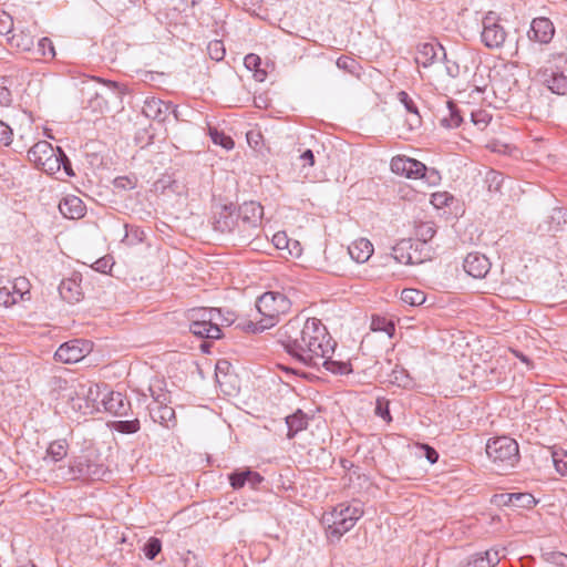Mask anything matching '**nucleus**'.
<instances>
[{"label": "nucleus", "instance_id": "obj_1", "mask_svg": "<svg viewBox=\"0 0 567 567\" xmlns=\"http://www.w3.org/2000/svg\"><path fill=\"white\" fill-rule=\"evenodd\" d=\"M276 336L287 353L302 364L317 369L327 353L334 352L337 344L317 318L302 320L296 317L280 327Z\"/></svg>", "mask_w": 567, "mask_h": 567}, {"label": "nucleus", "instance_id": "obj_2", "mask_svg": "<svg viewBox=\"0 0 567 567\" xmlns=\"http://www.w3.org/2000/svg\"><path fill=\"white\" fill-rule=\"evenodd\" d=\"M189 331L205 339H219L221 327H228L234 322L233 313L225 316L220 308H193L187 311Z\"/></svg>", "mask_w": 567, "mask_h": 567}, {"label": "nucleus", "instance_id": "obj_3", "mask_svg": "<svg viewBox=\"0 0 567 567\" xmlns=\"http://www.w3.org/2000/svg\"><path fill=\"white\" fill-rule=\"evenodd\" d=\"M56 471L64 481H100L109 473L93 452L71 457L68 465H60Z\"/></svg>", "mask_w": 567, "mask_h": 567}, {"label": "nucleus", "instance_id": "obj_4", "mask_svg": "<svg viewBox=\"0 0 567 567\" xmlns=\"http://www.w3.org/2000/svg\"><path fill=\"white\" fill-rule=\"evenodd\" d=\"M290 300L281 292L268 291L257 299L256 308L262 317L257 322H250L248 326L252 332H261L274 327L281 315L290 310Z\"/></svg>", "mask_w": 567, "mask_h": 567}, {"label": "nucleus", "instance_id": "obj_5", "mask_svg": "<svg viewBox=\"0 0 567 567\" xmlns=\"http://www.w3.org/2000/svg\"><path fill=\"white\" fill-rule=\"evenodd\" d=\"M363 513L362 504L359 501L337 505L331 512L323 515L328 537L340 539L357 524Z\"/></svg>", "mask_w": 567, "mask_h": 567}, {"label": "nucleus", "instance_id": "obj_6", "mask_svg": "<svg viewBox=\"0 0 567 567\" xmlns=\"http://www.w3.org/2000/svg\"><path fill=\"white\" fill-rule=\"evenodd\" d=\"M486 454L497 471L513 468L519 461L517 442L508 436H499L488 440Z\"/></svg>", "mask_w": 567, "mask_h": 567}, {"label": "nucleus", "instance_id": "obj_7", "mask_svg": "<svg viewBox=\"0 0 567 567\" xmlns=\"http://www.w3.org/2000/svg\"><path fill=\"white\" fill-rule=\"evenodd\" d=\"M240 228V240L247 243L259 228L264 215V208L259 203L245 202L238 208Z\"/></svg>", "mask_w": 567, "mask_h": 567}, {"label": "nucleus", "instance_id": "obj_8", "mask_svg": "<svg viewBox=\"0 0 567 567\" xmlns=\"http://www.w3.org/2000/svg\"><path fill=\"white\" fill-rule=\"evenodd\" d=\"M76 398H71L73 401V408L79 410L84 409V413L99 412L102 409L101 398H103V389L95 383H83L79 384L75 390Z\"/></svg>", "mask_w": 567, "mask_h": 567}, {"label": "nucleus", "instance_id": "obj_9", "mask_svg": "<svg viewBox=\"0 0 567 567\" xmlns=\"http://www.w3.org/2000/svg\"><path fill=\"white\" fill-rule=\"evenodd\" d=\"M498 20L497 14L493 11L487 12L483 18L481 39L488 49H498L506 40L507 33Z\"/></svg>", "mask_w": 567, "mask_h": 567}, {"label": "nucleus", "instance_id": "obj_10", "mask_svg": "<svg viewBox=\"0 0 567 567\" xmlns=\"http://www.w3.org/2000/svg\"><path fill=\"white\" fill-rule=\"evenodd\" d=\"M213 225L215 230L223 234H230L237 229L238 237L240 238L241 225L239 221L238 212L233 204L223 205L219 207V209L215 213Z\"/></svg>", "mask_w": 567, "mask_h": 567}, {"label": "nucleus", "instance_id": "obj_11", "mask_svg": "<svg viewBox=\"0 0 567 567\" xmlns=\"http://www.w3.org/2000/svg\"><path fill=\"white\" fill-rule=\"evenodd\" d=\"M89 351V342L74 339L61 344L55 351L54 358L63 363H75L81 361Z\"/></svg>", "mask_w": 567, "mask_h": 567}, {"label": "nucleus", "instance_id": "obj_12", "mask_svg": "<svg viewBox=\"0 0 567 567\" xmlns=\"http://www.w3.org/2000/svg\"><path fill=\"white\" fill-rule=\"evenodd\" d=\"M390 167L393 173L408 178H422L427 171L423 163L405 156L393 157Z\"/></svg>", "mask_w": 567, "mask_h": 567}, {"label": "nucleus", "instance_id": "obj_13", "mask_svg": "<svg viewBox=\"0 0 567 567\" xmlns=\"http://www.w3.org/2000/svg\"><path fill=\"white\" fill-rule=\"evenodd\" d=\"M101 404L104 411L114 414L116 416H124L131 410V402L121 392L107 391V388H103V398H101Z\"/></svg>", "mask_w": 567, "mask_h": 567}, {"label": "nucleus", "instance_id": "obj_14", "mask_svg": "<svg viewBox=\"0 0 567 567\" xmlns=\"http://www.w3.org/2000/svg\"><path fill=\"white\" fill-rule=\"evenodd\" d=\"M419 244L411 239H403L393 247V258L404 265H417L423 261Z\"/></svg>", "mask_w": 567, "mask_h": 567}, {"label": "nucleus", "instance_id": "obj_15", "mask_svg": "<svg viewBox=\"0 0 567 567\" xmlns=\"http://www.w3.org/2000/svg\"><path fill=\"white\" fill-rule=\"evenodd\" d=\"M491 266L489 259L476 251L467 254L463 261L465 272L475 279L485 278L491 270Z\"/></svg>", "mask_w": 567, "mask_h": 567}, {"label": "nucleus", "instance_id": "obj_16", "mask_svg": "<svg viewBox=\"0 0 567 567\" xmlns=\"http://www.w3.org/2000/svg\"><path fill=\"white\" fill-rule=\"evenodd\" d=\"M554 33L553 22L548 18L539 17L533 19L528 31V39L540 44H547L551 41Z\"/></svg>", "mask_w": 567, "mask_h": 567}, {"label": "nucleus", "instance_id": "obj_17", "mask_svg": "<svg viewBox=\"0 0 567 567\" xmlns=\"http://www.w3.org/2000/svg\"><path fill=\"white\" fill-rule=\"evenodd\" d=\"M229 483L234 489H240L246 484L251 488H256L262 481L264 477L250 468L236 470L228 475Z\"/></svg>", "mask_w": 567, "mask_h": 567}, {"label": "nucleus", "instance_id": "obj_18", "mask_svg": "<svg viewBox=\"0 0 567 567\" xmlns=\"http://www.w3.org/2000/svg\"><path fill=\"white\" fill-rule=\"evenodd\" d=\"M439 52H442L443 56L446 58L444 48L441 44L429 42L421 43L416 49L415 62L417 65L427 68L437 59Z\"/></svg>", "mask_w": 567, "mask_h": 567}, {"label": "nucleus", "instance_id": "obj_19", "mask_svg": "<svg viewBox=\"0 0 567 567\" xmlns=\"http://www.w3.org/2000/svg\"><path fill=\"white\" fill-rule=\"evenodd\" d=\"M171 111V103H166L156 97H148L145 100L142 112L152 120L164 122Z\"/></svg>", "mask_w": 567, "mask_h": 567}, {"label": "nucleus", "instance_id": "obj_20", "mask_svg": "<svg viewBox=\"0 0 567 567\" xmlns=\"http://www.w3.org/2000/svg\"><path fill=\"white\" fill-rule=\"evenodd\" d=\"M373 250V245L367 238L355 239L348 247L350 257L359 264L368 261L372 256Z\"/></svg>", "mask_w": 567, "mask_h": 567}, {"label": "nucleus", "instance_id": "obj_21", "mask_svg": "<svg viewBox=\"0 0 567 567\" xmlns=\"http://www.w3.org/2000/svg\"><path fill=\"white\" fill-rule=\"evenodd\" d=\"M59 210L65 218L79 219L84 216L85 206L79 197L69 196L60 202Z\"/></svg>", "mask_w": 567, "mask_h": 567}, {"label": "nucleus", "instance_id": "obj_22", "mask_svg": "<svg viewBox=\"0 0 567 567\" xmlns=\"http://www.w3.org/2000/svg\"><path fill=\"white\" fill-rule=\"evenodd\" d=\"M80 281L76 277L63 279L59 286L60 296L70 303L80 301L83 296Z\"/></svg>", "mask_w": 567, "mask_h": 567}, {"label": "nucleus", "instance_id": "obj_23", "mask_svg": "<svg viewBox=\"0 0 567 567\" xmlns=\"http://www.w3.org/2000/svg\"><path fill=\"white\" fill-rule=\"evenodd\" d=\"M504 556V548H491L483 554L475 555L468 565L470 567H495Z\"/></svg>", "mask_w": 567, "mask_h": 567}, {"label": "nucleus", "instance_id": "obj_24", "mask_svg": "<svg viewBox=\"0 0 567 567\" xmlns=\"http://www.w3.org/2000/svg\"><path fill=\"white\" fill-rule=\"evenodd\" d=\"M55 152L56 148H54L49 142L40 141L28 151V158L37 167H39L41 162L44 163L45 159H48L50 156H53Z\"/></svg>", "mask_w": 567, "mask_h": 567}, {"label": "nucleus", "instance_id": "obj_25", "mask_svg": "<svg viewBox=\"0 0 567 567\" xmlns=\"http://www.w3.org/2000/svg\"><path fill=\"white\" fill-rule=\"evenodd\" d=\"M151 416L155 422H158L159 424L169 427L171 423L172 425H175L176 423V416L175 411L172 406L168 404H159L150 408Z\"/></svg>", "mask_w": 567, "mask_h": 567}, {"label": "nucleus", "instance_id": "obj_26", "mask_svg": "<svg viewBox=\"0 0 567 567\" xmlns=\"http://www.w3.org/2000/svg\"><path fill=\"white\" fill-rule=\"evenodd\" d=\"M331 354L332 353H327V355L322 358L320 367L322 365L327 371L333 374L346 375L352 372L350 362L333 360Z\"/></svg>", "mask_w": 567, "mask_h": 567}, {"label": "nucleus", "instance_id": "obj_27", "mask_svg": "<svg viewBox=\"0 0 567 567\" xmlns=\"http://www.w3.org/2000/svg\"><path fill=\"white\" fill-rule=\"evenodd\" d=\"M148 391L151 396L153 398L154 404H168L171 403L169 392L165 389V382L163 380H154L150 386Z\"/></svg>", "mask_w": 567, "mask_h": 567}, {"label": "nucleus", "instance_id": "obj_28", "mask_svg": "<svg viewBox=\"0 0 567 567\" xmlns=\"http://www.w3.org/2000/svg\"><path fill=\"white\" fill-rule=\"evenodd\" d=\"M286 424L288 426V437H293L298 432L302 431L308 425V419L306 414L298 410L291 415L286 417Z\"/></svg>", "mask_w": 567, "mask_h": 567}, {"label": "nucleus", "instance_id": "obj_29", "mask_svg": "<svg viewBox=\"0 0 567 567\" xmlns=\"http://www.w3.org/2000/svg\"><path fill=\"white\" fill-rule=\"evenodd\" d=\"M446 105L449 114L441 118V125L446 128L458 127L463 122L462 111L453 101H447Z\"/></svg>", "mask_w": 567, "mask_h": 567}, {"label": "nucleus", "instance_id": "obj_30", "mask_svg": "<svg viewBox=\"0 0 567 567\" xmlns=\"http://www.w3.org/2000/svg\"><path fill=\"white\" fill-rule=\"evenodd\" d=\"M567 223V209L554 208L551 215L545 220V225L540 226L544 230L549 233H556L560 229L561 224Z\"/></svg>", "mask_w": 567, "mask_h": 567}, {"label": "nucleus", "instance_id": "obj_31", "mask_svg": "<svg viewBox=\"0 0 567 567\" xmlns=\"http://www.w3.org/2000/svg\"><path fill=\"white\" fill-rule=\"evenodd\" d=\"M398 100L404 105L405 110L414 116L410 126H419L421 124V116L414 100L405 91H400L398 93Z\"/></svg>", "mask_w": 567, "mask_h": 567}, {"label": "nucleus", "instance_id": "obj_32", "mask_svg": "<svg viewBox=\"0 0 567 567\" xmlns=\"http://www.w3.org/2000/svg\"><path fill=\"white\" fill-rule=\"evenodd\" d=\"M12 47L21 51H31L34 47V39L29 32L21 31L13 33L9 39Z\"/></svg>", "mask_w": 567, "mask_h": 567}, {"label": "nucleus", "instance_id": "obj_33", "mask_svg": "<svg viewBox=\"0 0 567 567\" xmlns=\"http://www.w3.org/2000/svg\"><path fill=\"white\" fill-rule=\"evenodd\" d=\"M435 234L436 229L432 221L420 223L415 228V235L419 239L415 244H419L420 247L424 246Z\"/></svg>", "mask_w": 567, "mask_h": 567}, {"label": "nucleus", "instance_id": "obj_34", "mask_svg": "<svg viewBox=\"0 0 567 567\" xmlns=\"http://www.w3.org/2000/svg\"><path fill=\"white\" fill-rule=\"evenodd\" d=\"M68 455V443L65 440H56L49 444L47 456L53 462L62 461Z\"/></svg>", "mask_w": 567, "mask_h": 567}, {"label": "nucleus", "instance_id": "obj_35", "mask_svg": "<svg viewBox=\"0 0 567 567\" xmlns=\"http://www.w3.org/2000/svg\"><path fill=\"white\" fill-rule=\"evenodd\" d=\"M62 153L63 151L60 147H56V152L53 156H50L44 163L41 162V165L38 168L49 175L55 174L61 169V164H63Z\"/></svg>", "mask_w": 567, "mask_h": 567}, {"label": "nucleus", "instance_id": "obj_36", "mask_svg": "<svg viewBox=\"0 0 567 567\" xmlns=\"http://www.w3.org/2000/svg\"><path fill=\"white\" fill-rule=\"evenodd\" d=\"M208 133L215 145H219L226 151H230L234 148L235 142L230 136L226 135L224 132L218 131L216 127L209 126Z\"/></svg>", "mask_w": 567, "mask_h": 567}, {"label": "nucleus", "instance_id": "obj_37", "mask_svg": "<svg viewBox=\"0 0 567 567\" xmlns=\"http://www.w3.org/2000/svg\"><path fill=\"white\" fill-rule=\"evenodd\" d=\"M548 89L556 94L564 95L567 93V75L563 73H553L547 80Z\"/></svg>", "mask_w": 567, "mask_h": 567}, {"label": "nucleus", "instance_id": "obj_38", "mask_svg": "<svg viewBox=\"0 0 567 567\" xmlns=\"http://www.w3.org/2000/svg\"><path fill=\"white\" fill-rule=\"evenodd\" d=\"M8 284L16 303L19 300H23L25 295H29V281L25 278H17L13 281L8 280Z\"/></svg>", "mask_w": 567, "mask_h": 567}, {"label": "nucleus", "instance_id": "obj_39", "mask_svg": "<svg viewBox=\"0 0 567 567\" xmlns=\"http://www.w3.org/2000/svg\"><path fill=\"white\" fill-rule=\"evenodd\" d=\"M425 299L424 292L417 289L406 288L401 292V300L410 306H420L424 303Z\"/></svg>", "mask_w": 567, "mask_h": 567}, {"label": "nucleus", "instance_id": "obj_40", "mask_svg": "<svg viewBox=\"0 0 567 567\" xmlns=\"http://www.w3.org/2000/svg\"><path fill=\"white\" fill-rule=\"evenodd\" d=\"M389 382L401 388H408L411 384V378L404 368L396 365L389 374Z\"/></svg>", "mask_w": 567, "mask_h": 567}, {"label": "nucleus", "instance_id": "obj_41", "mask_svg": "<svg viewBox=\"0 0 567 567\" xmlns=\"http://www.w3.org/2000/svg\"><path fill=\"white\" fill-rule=\"evenodd\" d=\"M371 329L373 331L385 332L389 337H392L395 330L394 323L383 317H372Z\"/></svg>", "mask_w": 567, "mask_h": 567}, {"label": "nucleus", "instance_id": "obj_42", "mask_svg": "<svg viewBox=\"0 0 567 567\" xmlns=\"http://www.w3.org/2000/svg\"><path fill=\"white\" fill-rule=\"evenodd\" d=\"M112 429L123 434H133L140 430V421L137 419L126 421H115Z\"/></svg>", "mask_w": 567, "mask_h": 567}, {"label": "nucleus", "instance_id": "obj_43", "mask_svg": "<svg viewBox=\"0 0 567 567\" xmlns=\"http://www.w3.org/2000/svg\"><path fill=\"white\" fill-rule=\"evenodd\" d=\"M125 228H126V233H125V236L122 241L124 244H126L127 246H134L144 240L145 233L140 227H130L128 228L127 226H125Z\"/></svg>", "mask_w": 567, "mask_h": 567}, {"label": "nucleus", "instance_id": "obj_44", "mask_svg": "<svg viewBox=\"0 0 567 567\" xmlns=\"http://www.w3.org/2000/svg\"><path fill=\"white\" fill-rule=\"evenodd\" d=\"M513 506L518 508H530L536 504L535 497L529 493H513Z\"/></svg>", "mask_w": 567, "mask_h": 567}, {"label": "nucleus", "instance_id": "obj_45", "mask_svg": "<svg viewBox=\"0 0 567 567\" xmlns=\"http://www.w3.org/2000/svg\"><path fill=\"white\" fill-rule=\"evenodd\" d=\"M35 51L44 59H53L55 56L54 45L49 38L40 39L37 43Z\"/></svg>", "mask_w": 567, "mask_h": 567}, {"label": "nucleus", "instance_id": "obj_46", "mask_svg": "<svg viewBox=\"0 0 567 567\" xmlns=\"http://www.w3.org/2000/svg\"><path fill=\"white\" fill-rule=\"evenodd\" d=\"M207 52L212 60L221 61L225 56L226 50L223 41L213 40L207 45Z\"/></svg>", "mask_w": 567, "mask_h": 567}, {"label": "nucleus", "instance_id": "obj_47", "mask_svg": "<svg viewBox=\"0 0 567 567\" xmlns=\"http://www.w3.org/2000/svg\"><path fill=\"white\" fill-rule=\"evenodd\" d=\"M492 116L484 110H477L471 112V121L480 130H484L491 122Z\"/></svg>", "mask_w": 567, "mask_h": 567}, {"label": "nucleus", "instance_id": "obj_48", "mask_svg": "<svg viewBox=\"0 0 567 567\" xmlns=\"http://www.w3.org/2000/svg\"><path fill=\"white\" fill-rule=\"evenodd\" d=\"M553 463L559 474L567 475V452H554Z\"/></svg>", "mask_w": 567, "mask_h": 567}, {"label": "nucleus", "instance_id": "obj_49", "mask_svg": "<svg viewBox=\"0 0 567 567\" xmlns=\"http://www.w3.org/2000/svg\"><path fill=\"white\" fill-rule=\"evenodd\" d=\"M503 175L498 172L491 171L486 175V183L491 192H499L503 184Z\"/></svg>", "mask_w": 567, "mask_h": 567}, {"label": "nucleus", "instance_id": "obj_50", "mask_svg": "<svg viewBox=\"0 0 567 567\" xmlns=\"http://www.w3.org/2000/svg\"><path fill=\"white\" fill-rule=\"evenodd\" d=\"M161 549V540L157 538H151L144 547V553L148 559H154L159 554Z\"/></svg>", "mask_w": 567, "mask_h": 567}, {"label": "nucleus", "instance_id": "obj_51", "mask_svg": "<svg viewBox=\"0 0 567 567\" xmlns=\"http://www.w3.org/2000/svg\"><path fill=\"white\" fill-rule=\"evenodd\" d=\"M9 287L10 286L8 282L3 286H0V306L10 307L16 303V299L13 298Z\"/></svg>", "mask_w": 567, "mask_h": 567}, {"label": "nucleus", "instance_id": "obj_52", "mask_svg": "<svg viewBox=\"0 0 567 567\" xmlns=\"http://www.w3.org/2000/svg\"><path fill=\"white\" fill-rule=\"evenodd\" d=\"M12 17L6 11L0 10V34H8L12 31Z\"/></svg>", "mask_w": 567, "mask_h": 567}, {"label": "nucleus", "instance_id": "obj_53", "mask_svg": "<svg viewBox=\"0 0 567 567\" xmlns=\"http://www.w3.org/2000/svg\"><path fill=\"white\" fill-rule=\"evenodd\" d=\"M357 65V61L350 56L342 55L337 60V66L350 73H354Z\"/></svg>", "mask_w": 567, "mask_h": 567}, {"label": "nucleus", "instance_id": "obj_54", "mask_svg": "<svg viewBox=\"0 0 567 567\" xmlns=\"http://www.w3.org/2000/svg\"><path fill=\"white\" fill-rule=\"evenodd\" d=\"M12 128L6 124L3 121H0V145L8 146L12 142Z\"/></svg>", "mask_w": 567, "mask_h": 567}, {"label": "nucleus", "instance_id": "obj_55", "mask_svg": "<svg viewBox=\"0 0 567 567\" xmlns=\"http://www.w3.org/2000/svg\"><path fill=\"white\" fill-rule=\"evenodd\" d=\"M453 197L449 195L447 193H435L431 197V203L437 207H444L449 205V202L452 200Z\"/></svg>", "mask_w": 567, "mask_h": 567}, {"label": "nucleus", "instance_id": "obj_56", "mask_svg": "<svg viewBox=\"0 0 567 567\" xmlns=\"http://www.w3.org/2000/svg\"><path fill=\"white\" fill-rule=\"evenodd\" d=\"M375 413H377V415L382 417L384 421H386V422L391 421L388 402H382V401L378 400V403L375 406Z\"/></svg>", "mask_w": 567, "mask_h": 567}, {"label": "nucleus", "instance_id": "obj_57", "mask_svg": "<svg viewBox=\"0 0 567 567\" xmlns=\"http://www.w3.org/2000/svg\"><path fill=\"white\" fill-rule=\"evenodd\" d=\"M244 63H245V66L248 69V70H255L257 71L260 63H261V60L260 58L257 55V54H254V53H249L245 56L244 59Z\"/></svg>", "mask_w": 567, "mask_h": 567}, {"label": "nucleus", "instance_id": "obj_58", "mask_svg": "<svg viewBox=\"0 0 567 567\" xmlns=\"http://www.w3.org/2000/svg\"><path fill=\"white\" fill-rule=\"evenodd\" d=\"M114 186L122 189H132L135 187V182L126 176H120L114 179Z\"/></svg>", "mask_w": 567, "mask_h": 567}, {"label": "nucleus", "instance_id": "obj_59", "mask_svg": "<svg viewBox=\"0 0 567 567\" xmlns=\"http://www.w3.org/2000/svg\"><path fill=\"white\" fill-rule=\"evenodd\" d=\"M513 493L498 494L494 496V502L497 505L513 506Z\"/></svg>", "mask_w": 567, "mask_h": 567}, {"label": "nucleus", "instance_id": "obj_60", "mask_svg": "<svg viewBox=\"0 0 567 567\" xmlns=\"http://www.w3.org/2000/svg\"><path fill=\"white\" fill-rule=\"evenodd\" d=\"M422 449H424L425 451V457L426 460L431 463V464H434L437 462L439 460V453L433 449L431 447L430 445L427 444H423L422 445Z\"/></svg>", "mask_w": 567, "mask_h": 567}, {"label": "nucleus", "instance_id": "obj_61", "mask_svg": "<svg viewBox=\"0 0 567 567\" xmlns=\"http://www.w3.org/2000/svg\"><path fill=\"white\" fill-rule=\"evenodd\" d=\"M299 158L305 163L303 166H313L315 165V155L311 150H306L299 156Z\"/></svg>", "mask_w": 567, "mask_h": 567}, {"label": "nucleus", "instance_id": "obj_62", "mask_svg": "<svg viewBox=\"0 0 567 567\" xmlns=\"http://www.w3.org/2000/svg\"><path fill=\"white\" fill-rule=\"evenodd\" d=\"M11 102V92L2 86L0 87V105L6 106L9 105Z\"/></svg>", "mask_w": 567, "mask_h": 567}, {"label": "nucleus", "instance_id": "obj_63", "mask_svg": "<svg viewBox=\"0 0 567 567\" xmlns=\"http://www.w3.org/2000/svg\"><path fill=\"white\" fill-rule=\"evenodd\" d=\"M62 157H63V164H61V167H63V169L68 176H74V172L72 169L71 162L64 152L62 153Z\"/></svg>", "mask_w": 567, "mask_h": 567}, {"label": "nucleus", "instance_id": "obj_64", "mask_svg": "<svg viewBox=\"0 0 567 567\" xmlns=\"http://www.w3.org/2000/svg\"><path fill=\"white\" fill-rule=\"evenodd\" d=\"M184 567H199L198 563L196 561V556L193 553L188 551L185 556Z\"/></svg>", "mask_w": 567, "mask_h": 567}]
</instances>
